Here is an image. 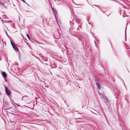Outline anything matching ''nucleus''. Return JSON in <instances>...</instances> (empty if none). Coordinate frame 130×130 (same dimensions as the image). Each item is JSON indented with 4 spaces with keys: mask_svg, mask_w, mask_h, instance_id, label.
I'll return each instance as SVG.
<instances>
[{
    "mask_svg": "<svg viewBox=\"0 0 130 130\" xmlns=\"http://www.w3.org/2000/svg\"><path fill=\"white\" fill-rule=\"evenodd\" d=\"M5 90L6 94L8 95H10L11 94V91L6 87H5Z\"/></svg>",
    "mask_w": 130,
    "mask_h": 130,
    "instance_id": "f257e3e1",
    "label": "nucleus"
},
{
    "mask_svg": "<svg viewBox=\"0 0 130 130\" xmlns=\"http://www.w3.org/2000/svg\"><path fill=\"white\" fill-rule=\"evenodd\" d=\"M13 47L15 51L17 52L19 51V48H18L17 46H16L15 45H14Z\"/></svg>",
    "mask_w": 130,
    "mask_h": 130,
    "instance_id": "f03ea898",
    "label": "nucleus"
},
{
    "mask_svg": "<svg viewBox=\"0 0 130 130\" xmlns=\"http://www.w3.org/2000/svg\"><path fill=\"white\" fill-rule=\"evenodd\" d=\"M2 74L3 75V77L5 78H6L7 76L6 73L5 72H4V71H2Z\"/></svg>",
    "mask_w": 130,
    "mask_h": 130,
    "instance_id": "7ed1b4c3",
    "label": "nucleus"
},
{
    "mask_svg": "<svg viewBox=\"0 0 130 130\" xmlns=\"http://www.w3.org/2000/svg\"><path fill=\"white\" fill-rule=\"evenodd\" d=\"M96 85H97L99 89H100L101 88V85H100L99 84V83H96Z\"/></svg>",
    "mask_w": 130,
    "mask_h": 130,
    "instance_id": "20e7f679",
    "label": "nucleus"
},
{
    "mask_svg": "<svg viewBox=\"0 0 130 130\" xmlns=\"http://www.w3.org/2000/svg\"><path fill=\"white\" fill-rule=\"evenodd\" d=\"M10 42H11V44L12 46V47L14 46V44H13V43L12 42V41H11V40H10Z\"/></svg>",
    "mask_w": 130,
    "mask_h": 130,
    "instance_id": "39448f33",
    "label": "nucleus"
},
{
    "mask_svg": "<svg viewBox=\"0 0 130 130\" xmlns=\"http://www.w3.org/2000/svg\"><path fill=\"white\" fill-rule=\"evenodd\" d=\"M26 36H27V37L28 38V39H29V40H30V38L29 36V35H28V34H26Z\"/></svg>",
    "mask_w": 130,
    "mask_h": 130,
    "instance_id": "423d86ee",
    "label": "nucleus"
},
{
    "mask_svg": "<svg viewBox=\"0 0 130 130\" xmlns=\"http://www.w3.org/2000/svg\"><path fill=\"white\" fill-rule=\"evenodd\" d=\"M76 122H77V123H79V122H80V121H78V120L76 121Z\"/></svg>",
    "mask_w": 130,
    "mask_h": 130,
    "instance_id": "0eeeda50",
    "label": "nucleus"
},
{
    "mask_svg": "<svg viewBox=\"0 0 130 130\" xmlns=\"http://www.w3.org/2000/svg\"><path fill=\"white\" fill-rule=\"evenodd\" d=\"M22 1L24 3H25V1L23 0H22Z\"/></svg>",
    "mask_w": 130,
    "mask_h": 130,
    "instance_id": "6e6552de",
    "label": "nucleus"
},
{
    "mask_svg": "<svg viewBox=\"0 0 130 130\" xmlns=\"http://www.w3.org/2000/svg\"><path fill=\"white\" fill-rule=\"evenodd\" d=\"M80 118H76L75 119H80Z\"/></svg>",
    "mask_w": 130,
    "mask_h": 130,
    "instance_id": "1a4fd4ad",
    "label": "nucleus"
},
{
    "mask_svg": "<svg viewBox=\"0 0 130 130\" xmlns=\"http://www.w3.org/2000/svg\"><path fill=\"white\" fill-rule=\"evenodd\" d=\"M84 125V124H81V125Z\"/></svg>",
    "mask_w": 130,
    "mask_h": 130,
    "instance_id": "9d476101",
    "label": "nucleus"
}]
</instances>
